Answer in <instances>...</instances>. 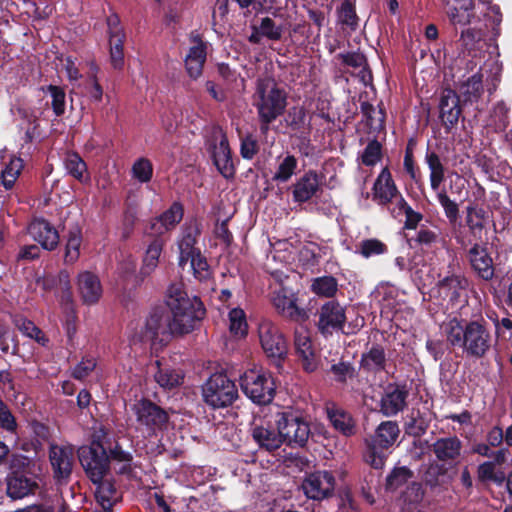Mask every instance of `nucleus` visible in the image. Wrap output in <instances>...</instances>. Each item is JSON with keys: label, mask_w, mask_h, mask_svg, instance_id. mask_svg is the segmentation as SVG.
Wrapping results in <instances>:
<instances>
[{"label": "nucleus", "mask_w": 512, "mask_h": 512, "mask_svg": "<svg viewBox=\"0 0 512 512\" xmlns=\"http://www.w3.org/2000/svg\"><path fill=\"white\" fill-rule=\"evenodd\" d=\"M441 329L447 344L462 349L467 357L484 358L492 347L490 324L480 312L469 319L451 317L442 323Z\"/></svg>", "instance_id": "obj_1"}, {"label": "nucleus", "mask_w": 512, "mask_h": 512, "mask_svg": "<svg viewBox=\"0 0 512 512\" xmlns=\"http://www.w3.org/2000/svg\"><path fill=\"white\" fill-rule=\"evenodd\" d=\"M165 303L171 314L174 334L178 336L193 332L206 315L201 299L197 296H189L182 283L169 285Z\"/></svg>", "instance_id": "obj_2"}, {"label": "nucleus", "mask_w": 512, "mask_h": 512, "mask_svg": "<svg viewBox=\"0 0 512 512\" xmlns=\"http://www.w3.org/2000/svg\"><path fill=\"white\" fill-rule=\"evenodd\" d=\"M255 107L258 113L260 131L266 134L270 124L281 116L287 106V94L274 79L266 78L257 81Z\"/></svg>", "instance_id": "obj_3"}, {"label": "nucleus", "mask_w": 512, "mask_h": 512, "mask_svg": "<svg viewBox=\"0 0 512 512\" xmlns=\"http://www.w3.org/2000/svg\"><path fill=\"white\" fill-rule=\"evenodd\" d=\"M34 463L26 456L12 455L9 473L6 477L7 495L12 499H22L34 494L39 488L34 472Z\"/></svg>", "instance_id": "obj_4"}, {"label": "nucleus", "mask_w": 512, "mask_h": 512, "mask_svg": "<svg viewBox=\"0 0 512 512\" xmlns=\"http://www.w3.org/2000/svg\"><path fill=\"white\" fill-rule=\"evenodd\" d=\"M400 429L395 421H383L370 440H366L365 461L374 469H382L389 456L390 448L395 444Z\"/></svg>", "instance_id": "obj_5"}, {"label": "nucleus", "mask_w": 512, "mask_h": 512, "mask_svg": "<svg viewBox=\"0 0 512 512\" xmlns=\"http://www.w3.org/2000/svg\"><path fill=\"white\" fill-rule=\"evenodd\" d=\"M77 456L86 477L91 482L110 475L111 467L99 429L93 432L88 445H82L78 448Z\"/></svg>", "instance_id": "obj_6"}, {"label": "nucleus", "mask_w": 512, "mask_h": 512, "mask_svg": "<svg viewBox=\"0 0 512 512\" xmlns=\"http://www.w3.org/2000/svg\"><path fill=\"white\" fill-rule=\"evenodd\" d=\"M275 425L279 430L282 444L291 448L306 446L311 434L310 424L299 412L290 409L277 412Z\"/></svg>", "instance_id": "obj_7"}, {"label": "nucleus", "mask_w": 512, "mask_h": 512, "mask_svg": "<svg viewBox=\"0 0 512 512\" xmlns=\"http://www.w3.org/2000/svg\"><path fill=\"white\" fill-rule=\"evenodd\" d=\"M243 393L255 404L267 405L275 397L276 384L271 372L263 369H249L240 377Z\"/></svg>", "instance_id": "obj_8"}, {"label": "nucleus", "mask_w": 512, "mask_h": 512, "mask_svg": "<svg viewBox=\"0 0 512 512\" xmlns=\"http://www.w3.org/2000/svg\"><path fill=\"white\" fill-rule=\"evenodd\" d=\"M203 401L212 409L231 406L238 398V389L226 373H213L202 386Z\"/></svg>", "instance_id": "obj_9"}, {"label": "nucleus", "mask_w": 512, "mask_h": 512, "mask_svg": "<svg viewBox=\"0 0 512 512\" xmlns=\"http://www.w3.org/2000/svg\"><path fill=\"white\" fill-rule=\"evenodd\" d=\"M261 347L270 364L281 369L288 355V343L279 328L269 320H263L258 327Z\"/></svg>", "instance_id": "obj_10"}, {"label": "nucleus", "mask_w": 512, "mask_h": 512, "mask_svg": "<svg viewBox=\"0 0 512 512\" xmlns=\"http://www.w3.org/2000/svg\"><path fill=\"white\" fill-rule=\"evenodd\" d=\"M174 334L169 313L162 306L154 307L149 312L141 329L142 341H150L153 345H166Z\"/></svg>", "instance_id": "obj_11"}, {"label": "nucleus", "mask_w": 512, "mask_h": 512, "mask_svg": "<svg viewBox=\"0 0 512 512\" xmlns=\"http://www.w3.org/2000/svg\"><path fill=\"white\" fill-rule=\"evenodd\" d=\"M131 409L138 425L144 427L150 435L167 428L169 414L152 400L142 398L136 401Z\"/></svg>", "instance_id": "obj_12"}, {"label": "nucleus", "mask_w": 512, "mask_h": 512, "mask_svg": "<svg viewBox=\"0 0 512 512\" xmlns=\"http://www.w3.org/2000/svg\"><path fill=\"white\" fill-rule=\"evenodd\" d=\"M103 445L107 451L109 466L111 463H120L121 466L116 471L118 475L131 476L134 473L136 465L134 464V456L131 451L125 450L104 426L98 428Z\"/></svg>", "instance_id": "obj_13"}, {"label": "nucleus", "mask_w": 512, "mask_h": 512, "mask_svg": "<svg viewBox=\"0 0 512 512\" xmlns=\"http://www.w3.org/2000/svg\"><path fill=\"white\" fill-rule=\"evenodd\" d=\"M336 479L330 471H315L308 474L302 482V489L307 498L322 501L333 496Z\"/></svg>", "instance_id": "obj_14"}, {"label": "nucleus", "mask_w": 512, "mask_h": 512, "mask_svg": "<svg viewBox=\"0 0 512 512\" xmlns=\"http://www.w3.org/2000/svg\"><path fill=\"white\" fill-rule=\"evenodd\" d=\"M219 132L221 135L219 143L216 142L215 138L209 140L207 150L217 171L225 179H233L236 174V168L232 159V151L226 134L222 129Z\"/></svg>", "instance_id": "obj_15"}, {"label": "nucleus", "mask_w": 512, "mask_h": 512, "mask_svg": "<svg viewBox=\"0 0 512 512\" xmlns=\"http://www.w3.org/2000/svg\"><path fill=\"white\" fill-rule=\"evenodd\" d=\"M297 300L293 291L285 286L272 293V304L277 312L285 318L302 323L308 320L309 315L304 308L298 306Z\"/></svg>", "instance_id": "obj_16"}, {"label": "nucleus", "mask_w": 512, "mask_h": 512, "mask_svg": "<svg viewBox=\"0 0 512 512\" xmlns=\"http://www.w3.org/2000/svg\"><path fill=\"white\" fill-rule=\"evenodd\" d=\"M201 233V223L196 218L185 222L181 227L177 246L179 250L178 265L182 269H184L188 264L189 258H191L197 251H200L197 244Z\"/></svg>", "instance_id": "obj_17"}, {"label": "nucleus", "mask_w": 512, "mask_h": 512, "mask_svg": "<svg viewBox=\"0 0 512 512\" xmlns=\"http://www.w3.org/2000/svg\"><path fill=\"white\" fill-rule=\"evenodd\" d=\"M250 434L258 447L267 452H274L283 445L275 422L265 418L260 417L253 421Z\"/></svg>", "instance_id": "obj_18"}, {"label": "nucleus", "mask_w": 512, "mask_h": 512, "mask_svg": "<svg viewBox=\"0 0 512 512\" xmlns=\"http://www.w3.org/2000/svg\"><path fill=\"white\" fill-rule=\"evenodd\" d=\"M49 460L56 483L67 484L73 469V448L69 446L51 445L49 448Z\"/></svg>", "instance_id": "obj_19"}, {"label": "nucleus", "mask_w": 512, "mask_h": 512, "mask_svg": "<svg viewBox=\"0 0 512 512\" xmlns=\"http://www.w3.org/2000/svg\"><path fill=\"white\" fill-rule=\"evenodd\" d=\"M461 102L455 90L450 87L442 89L439 100V117L446 132H450L457 125L462 114Z\"/></svg>", "instance_id": "obj_20"}, {"label": "nucleus", "mask_w": 512, "mask_h": 512, "mask_svg": "<svg viewBox=\"0 0 512 512\" xmlns=\"http://www.w3.org/2000/svg\"><path fill=\"white\" fill-rule=\"evenodd\" d=\"M462 448L463 443L456 435L438 438L430 446L437 461L450 468L459 463Z\"/></svg>", "instance_id": "obj_21"}, {"label": "nucleus", "mask_w": 512, "mask_h": 512, "mask_svg": "<svg viewBox=\"0 0 512 512\" xmlns=\"http://www.w3.org/2000/svg\"><path fill=\"white\" fill-rule=\"evenodd\" d=\"M408 396L406 384L389 383L380 399V412L386 417L397 415L407 406Z\"/></svg>", "instance_id": "obj_22"}, {"label": "nucleus", "mask_w": 512, "mask_h": 512, "mask_svg": "<svg viewBox=\"0 0 512 512\" xmlns=\"http://www.w3.org/2000/svg\"><path fill=\"white\" fill-rule=\"evenodd\" d=\"M371 194L372 200L379 206L389 205L400 194L388 167H384L378 174Z\"/></svg>", "instance_id": "obj_23"}, {"label": "nucleus", "mask_w": 512, "mask_h": 512, "mask_svg": "<svg viewBox=\"0 0 512 512\" xmlns=\"http://www.w3.org/2000/svg\"><path fill=\"white\" fill-rule=\"evenodd\" d=\"M345 321V310L337 301L331 300L321 306L318 329L322 334L342 329Z\"/></svg>", "instance_id": "obj_24"}, {"label": "nucleus", "mask_w": 512, "mask_h": 512, "mask_svg": "<svg viewBox=\"0 0 512 512\" xmlns=\"http://www.w3.org/2000/svg\"><path fill=\"white\" fill-rule=\"evenodd\" d=\"M77 291L84 305L91 306L99 302L103 288L99 277L91 271L80 272L77 276Z\"/></svg>", "instance_id": "obj_25"}, {"label": "nucleus", "mask_w": 512, "mask_h": 512, "mask_svg": "<svg viewBox=\"0 0 512 512\" xmlns=\"http://www.w3.org/2000/svg\"><path fill=\"white\" fill-rule=\"evenodd\" d=\"M467 256L472 270L480 279L490 281L494 277L493 259L486 246L475 242L469 249Z\"/></svg>", "instance_id": "obj_26"}, {"label": "nucleus", "mask_w": 512, "mask_h": 512, "mask_svg": "<svg viewBox=\"0 0 512 512\" xmlns=\"http://www.w3.org/2000/svg\"><path fill=\"white\" fill-rule=\"evenodd\" d=\"M28 233L45 250H55L59 244L58 231L44 218L34 219L28 226Z\"/></svg>", "instance_id": "obj_27"}, {"label": "nucleus", "mask_w": 512, "mask_h": 512, "mask_svg": "<svg viewBox=\"0 0 512 512\" xmlns=\"http://www.w3.org/2000/svg\"><path fill=\"white\" fill-rule=\"evenodd\" d=\"M437 287L440 294L449 299L451 304H458L466 297V291L469 287L468 279L461 273L449 274L441 278Z\"/></svg>", "instance_id": "obj_28"}, {"label": "nucleus", "mask_w": 512, "mask_h": 512, "mask_svg": "<svg viewBox=\"0 0 512 512\" xmlns=\"http://www.w3.org/2000/svg\"><path fill=\"white\" fill-rule=\"evenodd\" d=\"M320 177L316 170L306 171L292 186L294 202L306 203L320 190Z\"/></svg>", "instance_id": "obj_29"}, {"label": "nucleus", "mask_w": 512, "mask_h": 512, "mask_svg": "<svg viewBox=\"0 0 512 512\" xmlns=\"http://www.w3.org/2000/svg\"><path fill=\"white\" fill-rule=\"evenodd\" d=\"M387 357L382 344L373 343L371 347L361 354L359 368L367 374H379L386 371Z\"/></svg>", "instance_id": "obj_30"}, {"label": "nucleus", "mask_w": 512, "mask_h": 512, "mask_svg": "<svg viewBox=\"0 0 512 512\" xmlns=\"http://www.w3.org/2000/svg\"><path fill=\"white\" fill-rule=\"evenodd\" d=\"M488 212L479 204L471 203L466 207L465 222L473 240L482 241L488 222Z\"/></svg>", "instance_id": "obj_31"}, {"label": "nucleus", "mask_w": 512, "mask_h": 512, "mask_svg": "<svg viewBox=\"0 0 512 512\" xmlns=\"http://www.w3.org/2000/svg\"><path fill=\"white\" fill-rule=\"evenodd\" d=\"M326 413L333 428L343 436L351 437L357 433L356 422L349 412L332 405L326 407Z\"/></svg>", "instance_id": "obj_32"}, {"label": "nucleus", "mask_w": 512, "mask_h": 512, "mask_svg": "<svg viewBox=\"0 0 512 512\" xmlns=\"http://www.w3.org/2000/svg\"><path fill=\"white\" fill-rule=\"evenodd\" d=\"M458 90L463 105L478 102L484 93L483 74L478 71L471 75L460 83Z\"/></svg>", "instance_id": "obj_33"}, {"label": "nucleus", "mask_w": 512, "mask_h": 512, "mask_svg": "<svg viewBox=\"0 0 512 512\" xmlns=\"http://www.w3.org/2000/svg\"><path fill=\"white\" fill-rule=\"evenodd\" d=\"M474 8L473 0H454L448 4L446 14L452 25L466 26L471 22Z\"/></svg>", "instance_id": "obj_34"}, {"label": "nucleus", "mask_w": 512, "mask_h": 512, "mask_svg": "<svg viewBox=\"0 0 512 512\" xmlns=\"http://www.w3.org/2000/svg\"><path fill=\"white\" fill-rule=\"evenodd\" d=\"M360 111L370 129L380 132L385 128L386 112L382 103L376 109L368 101H360Z\"/></svg>", "instance_id": "obj_35"}, {"label": "nucleus", "mask_w": 512, "mask_h": 512, "mask_svg": "<svg viewBox=\"0 0 512 512\" xmlns=\"http://www.w3.org/2000/svg\"><path fill=\"white\" fill-rule=\"evenodd\" d=\"M96 486L95 497L105 511H111L113 507V497L117 492L115 480L102 477L100 480L92 482Z\"/></svg>", "instance_id": "obj_36"}, {"label": "nucleus", "mask_w": 512, "mask_h": 512, "mask_svg": "<svg viewBox=\"0 0 512 512\" xmlns=\"http://www.w3.org/2000/svg\"><path fill=\"white\" fill-rule=\"evenodd\" d=\"M449 469L450 467L439 462L429 464L423 474L425 485L430 489H435L448 484L450 481V477H448Z\"/></svg>", "instance_id": "obj_37"}, {"label": "nucleus", "mask_w": 512, "mask_h": 512, "mask_svg": "<svg viewBox=\"0 0 512 512\" xmlns=\"http://www.w3.org/2000/svg\"><path fill=\"white\" fill-rule=\"evenodd\" d=\"M163 248L164 240L162 238H153L145 252L143 264L140 269L141 275L144 277L149 276L155 270L158 266L159 257L161 256Z\"/></svg>", "instance_id": "obj_38"}, {"label": "nucleus", "mask_w": 512, "mask_h": 512, "mask_svg": "<svg viewBox=\"0 0 512 512\" xmlns=\"http://www.w3.org/2000/svg\"><path fill=\"white\" fill-rule=\"evenodd\" d=\"M425 162L430 170V185L433 191H438L445 180V167L435 151L427 149Z\"/></svg>", "instance_id": "obj_39"}, {"label": "nucleus", "mask_w": 512, "mask_h": 512, "mask_svg": "<svg viewBox=\"0 0 512 512\" xmlns=\"http://www.w3.org/2000/svg\"><path fill=\"white\" fill-rule=\"evenodd\" d=\"M155 363L158 367V370L154 375V379L160 387L163 389L171 390L182 384L184 375L180 370L170 367H161L159 360H157Z\"/></svg>", "instance_id": "obj_40"}, {"label": "nucleus", "mask_w": 512, "mask_h": 512, "mask_svg": "<svg viewBox=\"0 0 512 512\" xmlns=\"http://www.w3.org/2000/svg\"><path fill=\"white\" fill-rule=\"evenodd\" d=\"M63 162L65 169L70 176L81 183L87 182L89 179L87 164L77 152H67Z\"/></svg>", "instance_id": "obj_41"}, {"label": "nucleus", "mask_w": 512, "mask_h": 512, "mask_svg": "<svg viewBox=\"0 0 512 512\" xmlns=\"http://www.w3.org/2000/svg\"><path fill=\"white\" fill-rule=\"evenodd\" d=\"M477 480L482 484L494 483L501 486L505 480V472L501 469H496L493 463L485 461L477 467Z\"/></svg>", "instance_id": "obj_42"}, {"label": "nucleus", "mask_w": 512, "mask_h": 512, "mask_svg": "<svg viewBox=\"0 0 512 512\" xmlns=\"http://www.w3.org/2000/svg\"><path fill=\"white\" fill-rule=\"evenodd\" d=\"M14 324L23 335L35 340L43 347L48 345L49 339L46 337L44 332L31 320L20 316L15 318Z\"/></svg>", "instance_id": "obj_43"}, {"label": "nucleus", "mask_w": 512, "mask_h": 512, "mask_svg": "<svg viewBox=\"0 0 512 512\" xmlns=\"http://www.w3.org/2000/svg\"><path fill=\"white\" fill-rule=\"evenodd\" d=\"M81 243V229L78 226L70 229L68 232V239L65 245L64 253V262L66 264H73L79 259Z\"/></svg>", "instance_id": "obj_44"}, {"label": "nucleus", "mask_w": 512, "mask_h": 512, "mask_svg": "<svg viewBox=\"0 0 512 512\" xmlns=\"http://www.w3.org/2000/svg\"><path fill=\"white\" fill-rule=\"evenodd\" d=\"M311 291L318 296L332 298L338 291V281L332 275L314 278L311 284Z\"/></svg>", "instance_id": "obj_45"}, {"label": "nucleus", "mask_w": 512, "mask_h": 512, "mask_svg": "<svg viewBox=\"0 0 512 512\" xmlns=\"http://www.w3.org/2000/svg\"><path fill=\"white\" fill-rule=\"evenodd\" d=\"M183 216V204L179 201H174L167 210L158 215V219L162 221L164 228L169 232L175 229L182 221Z\"/></svg>", "instance_id": "obj_46"}, {"label": "nucleus", "mask_w": 512, "mask_h": 512, "mask_svg": "<svg viewBox=\"0 0 512 512\" xmlns=\"http://www.w3.org/2000/svg\"><path fill=\"white\" fill-rule=\"evenodd\" d=\"M413 471L406 466L395 467L386 477L385 488L387 491H396L413 477Z\"/></svg>", "instance_id": "obj_47"}, {"label": "nucleus", "mask_w": 512, "mask_h": 512, "mask_svg": "<svg viewBox=\"0 0 512 512\" xmlns=\"http://www.w3.org/2000/svg\"><path fill=\"white\" fill-rule=\"evenodd\" d=\"M23 160L21 158H12L1 172V183L6 190L14 187L23 169Z\"/></svg>", "instance_id": "obj_48"}, {"label": "nucleus", "mask_w": 512, "mask_h": 512, "mask_svg": "<svg viewBox=\"0 0 512 512\" xmlns=\"http://www.w3.org/2000/svg\"><path fill=\"white\" fill-rule=\"evenodd\" d=\"M429 427V422L418 410L416 413L412 412L409 419L405 422V433L409 436L420 437L424 435Z\"/></svg>", "instance_id": "obj_49"}, {"label": "nucleus", "mask_w": 512, "mask_h": 512, "mask_svg": "<svg viewBox=\"0 0 512 512\" xmlns=\"http://www.w3.org/2000/svg\"><path fill=\"white\" fill-rule=\"evenodd\" d=\"M43 91L50 93L52 97L51 107L56 117H61L66 109V93L63 87L50 84Z\"/></svg>", "instance_id": "obj_50"}, {"label": "nucleus", "mask_w": 512, "mask_h": 512, "mask_svg": "<svg viewBox=\"0 0 512 512\" xmlns=\"http://www.w3.org/2000/svg\"><path fill=\"white\" fill-rule=\"evenodd\" d=\"M387 245L377 238L364 239L360 242L359 248L356 251L364 258H370L387 253Z\"/></svg>", "instance_id": "obj_51"}, {"label": "nucleus", "mask_w": 512, "mask_h": 512, "mask_svg": "<svg viewBox=\"0 0 512 512\" xmlns=\"http://www.w3.org/2000/svg\"><path fill=\"white\" fill-rule=\"evenodd\" d=\"M307 111L303 106L291 107L285 117L287 126L296 132L302 131L306 126Z\"/></svg>", "instance_id": "obj_52"}, {"label": "nucleus", "mask_w": 512, "mask_h": 512, "mask_svg": "<svg viewBox=\"0 0 512 512\" xmlns=\"http://www.w3.org/2000/svg\"><path fill=\"white\" fill-rule=\"evenodd\" d=\"M298 166L297 158L294 155L288 154L279 164L273 179L278 182H287L295 173Z\"/></svg>", "instance_id": "obj_53"}, {"label": "nucleus", "mask_w": 512, "mask_h": 512, "mask_svg": "<svg viewBox=\"0 0 512 512\" xmlns=\"http://www.w3.org/2000/svg\"><path fill=\"white\" fill-rule=\"evenodd\" d=\"M355 1L343 0L338 9L339 21L349 26L352 30L358 27V16L356 14Z\"/></svg>", "instance_id": "obj_54"}, {"label": "nucleus", "mask_w": 512, "mask_h": 512, "mask_svg": "<svg viewBox=\"0 0 512 512\" xmlns=\"http://www.w3.org/2000/svg\"><path fill=\"white\" fill-rule=\"evenodd\" d=\"M382 158V144L373 139L368 142L361 154V163L367 167L375 166Z\"/></svg>", "instance_id": "obj_55"}, {"label": "nucleus", "mask_w": 512, "mask_h": 512, "mask_svg": "<svg viewBox=\"0 0 512 512\" xmlns=\"http://www.w3.org/2000/svg\"><path fill=\"white\" fill-rule=\"evenodd\" d=\"M138 219L137 207L132 204H126L122 219L121 239L128 240L134 232V227Z\"/></svg>", "instance_id": "obj_56"}, {"label": "nucleus", "mask_w": 512, "mask_h": 512, "mask_svg": "<svg viewBox=\"0 0 512 512\" xmlns=\"http://www.w3.org/2000/svg\"><path fill=\"white\" fill-rule=\"evenodd\" d=\"M132 175L141 183H147L153 176L152 162L145 157L137 159L132 166Z\"/></svg>", "instance_id": "obj_57"}, {"label": "nucleus", "mask_w": 512, "mask_h": 512, "mask_svg": "<svg viewBox=\"0 0 512 512\" xmlns=\"http://www.w3.org/2000/svg\"><path fill=\"white\" fill-rule=\"evenodd\" d=\"M329 372L333 375L334 380L340 384H346L348 379H352L355 376V368L348 361L332 364Z\"/></svg>", "instance_id": "obj_58"}, {"label": "nucleus", "mask_w": 512, "mask_h": 512, "mask_svg": "<svg viewBox=\"0 0 512 512\" xmlns=\"http://www.w3.org/2000/svg\"><path fill=\"white\" fill-rule=\"evenodd\" d=\"M188 262H190V267L195 278L198 280H206L209 278V264L206 257L201 253V250L193 254Z\"/></svg>", "instance_id": "obj_59"}, {"label": "nucleus", "mask_w": 512, "mask_h": 512, "mask_svg": "<svg viewBox=\"0 0 512 512\" xmlns=\"http://www.w3.org/2000/svg\"><path fill=\"white\" fill-rule=\"evenodd\" d=\"M97 359L91 355H85L73 368L71 376L76 380L86 379L96 368Z\"/></svg>", "instance_id": "obj_60"}, {"label": "nucleus", "mask_w": 512, "mask_h": 512, "mask_svg": "<svg viewBox=\"0 0 512 512\" xmlns=\"http://www.w3.org/2000/svg\"><path fill=\"white\" fill-rule=\"evenodd\" d=\"M437 199L440 205L442 206L445 216L447 217L449 222L455 223L459 217L458 204L450 199L445 189L438 191Z\"/></svg>", "instance_id": "obj_61"}, {"label": "nucleus", "mask_w": 512, "mask_h": 512, "mask_svg": "<svg viewBox=\"0 0 512 512\" xmlns=\"http://www.w3.org/2000/svg\"><path fill=\"white\" fill-rule=\"evenodd\" d=\"M336 59L339 60L343 66L355 69L366 65L368 61L366 55L360 51L338 53Z\"/></svg>", "instance_id": "obj_62"}, {"label": "nucleus", "mask_w": 512, "mask_h": 512, "mask_svg": "<svg viewBox=\"0 0 512 512\" xmlns=\"http://www.w3.org/2000/svg\"><path fill=\"white\" fill-rule=\"evenodd\" d=\"M230 331L236 335L247 333V321L245 313L240 308H234L229 312Z\"/></svg>", "instance_id": "obj_63"}, {"label": "nucleus", "mask_w": 512, "mask_h": 512, "mask_svg": "<svg viewBox=\"0 0 512 512\" xmlns=\"http://www.w3.org/2000/svg\"><path fill=\"white\" fill-rule=\"evenodd\" d=\"M259 28L261 35L269 40L279 41L282 37V27L277 26L270 17L262 18Z\"/></svg>", "instance_id": "obj_64"}]
</instances>
